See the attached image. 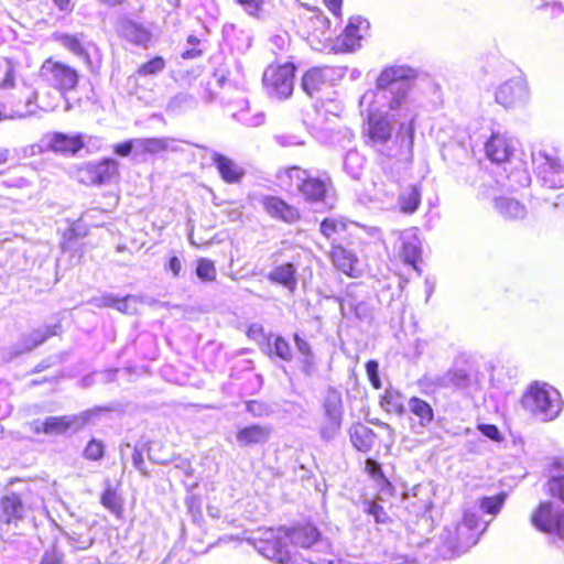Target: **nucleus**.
<instances>
[{"mask_svg": "<svg viewBox=\"0 0 564 564\" xmlns=\"http://www.w3.org/2000/svg\"><path fill=\"white\" fill-rule=\"evenodd\" d=\"M416 77L417 72L409 66L386 67L376 89L361 97V105H369V142L387 156L412 153L416 113L410 109L408 96Z\"/></svg>", "mask_w": 564, "mask_h": 564, "instance_id": "nucleus-1", "label": "nucleus"}, {"mask_svg": "<svg viewBox=\"0 0 564 564\" xmlns=\"http://www.w3.org/2000/svg\"><path fill=\"white\" fill-rule=\"evenodd\" d=\"M291 191H295L305 202L324 203L333 188V181L327 171L291 166L285 171Z\"/></svg>", "mask_w": 564, "mask_h": 564, "instance_id": "nucleus-2", "label": "nucleus"}, {"mask_svg": "<svg viewBox=\"0 0 564 564\" xmlns=\"http://www.w3.org/2000/svg\"><path fill=\"white\" fill-rule=\"evenodd\" d=\"M522 406L542 421H552L562 411L560 392L546 384L532 383L521 399Z\"/></svg>", "mask_w": 564, "mask_h": 564, "instance_id": "nucleus-3", "label": "nucleus"}, {"mask_svg": "<svg viewBox=\"0 0 564 564\" xmlns=\"http://www.w3.org/2000/svg\"><path fill=\"white\" fill-rule=\"evenodd\" d=\"M43 507V499L28 486L20 492L7 491L0 499V522L19 528L29 512Z\"/></svg>", "mask_w": 564, "mask_h": 564, "instance_id": "nucleus-4", "label": "nucleus"}, {"mask_svg": "<svg viewBox=\"0 0 564 564\" xmlns=\"http://www.w3.org/2000/svg\"><path fill=\"white\" fill-rule=\"evenodd\" d=\"M288 529H267L254 539V549L276 564H297L299 558L289 545Z\"/></svg>", "mask_w": 564, "mask_h": 564, "instance_id": "nucleus-5", "label": "nucleus"}, {"mask_svg": "<svg viewBox=\"0 0 564 564\" xmlns=\"http://www.w3.org/2000/svg\"><path fill=\"white\" fill-rule=\"evenodd\" d=\"M323 421L319 426V436L325 442L333 441L339 435L344 420L343 395L339 390L328 387L322 403Z\"/></svg>", "mask_w": 564, "mask_h": 564, "instance_id": "nucleus-6", "label": "nucleus"}, {"mask_svg": "<svg viewBox=\"0 0 564 564\" xmlns=\"http://www.w3.org/2000/svg\"><path fill=\"white\" fill-rule=\"evenodd\" d=\"M107 410L108 409L96 406L94 409L83 411L78 414L47 416L41 423V427L37 425L35 426V432H43L47 435H64L68 432L77 433L86 425L91 423L95 416Z\"/></svg>", "mask_w": 564, "mask_h": 564, "instance_id": "nucleus-7", "label": "nucleus"}, {"mask_svg": "<svg viewBox=\"0 0 564 564\" xmlns=\"http://www.w3.org/2000/svg\"><path fill=\"white\" fill-rule=\"evenodd\" d=\"M295 65L291 62L280 66H270L263 73V84L271 98H289L294 88Z\"/></svg>", "mask_w": 564, "mask_h": 564, "instance_id": "nucleus-8", "label": "nucleus"}, {"mask_svg": "<svg viewBox=\"0 0 564 564\" xmlns=\"http://www.w3.org/2000/svg\"><path fill=\"white\" fill-rule=\"evenodd\" d=\"M40 77L44 83L62 94L73 90L79 79L75 68L52 57L43 62L40 68Z\"/></svg>", "mask_w": 564, "mask_h": 564, "instance_id": "nucleus-9", "label": "nucleus"}, {"mask_svg": "<svg viewBox=\"0 0 564 564\" xmlns=\"http://www.w3.org/2000/svg\"><path fill=\"white\" fill-rule=\"evenodd\" d=\"M532 164L542 185L549 188L564 186V164L544 151L532 153Z\"/></svg>", "mask_w": 564, "mask_h": 564, "instance_id": "nucleus-10", "label": "nucleus"}, {"mask_svg": "<svg viewBox=\"0 0 564 564\" xmlns=\"http://www.w3.org/2000/svg\"><path fill=\"white\" fill-rule=\"evenodd\" d=\"M288 536L291 544L316 553H329L330 543L323 538L319 530L311 523L296 525L288 529Z\"/></svg>", "mask_w": 564, "mask_h": 564, "instance_id": "nucleus-11", "label": "nucleus"}, {"mask_svg": "<svg viewBox=\"0 0 564 564\" xmlns=\"http://www.w3.org/2000/svg\"><path fill=\"white\" fill-rule=\"evenodd\" d=\"M531 523L544 533H554L564 541V510H554L551 501L541 502L531 516Z\"/></svg>", "mask_w": 564, "mask_h": 564, "instance_id": "nucleus-12", "label": "nucleus"}, {"mask_svg": "<svg viewBox=\"0 0 564 564\" xmlns=\"http://www.w3.org/2000/svg\"><path fill=\"white\" fill-rule=\"evenodd\" d=\"M528 97V83L521 76L502 83L496 90V101L506 108L524 102Z\"/></svg>", "mask_w": 564, "mask_h": 564, "instance_id": "nucleus-13", "label": "nucleus"}, {"mask_svg": "<svg viewBox=\"0 0 564 564\" xmlns=\"http://www.w3.org/2000/svg\"><path fill=\"white\" fill-rule=\"evenodd\" d=\"M487 158L495 163L510 162L514 151V140L499 130L492 131L485 145Z\"/></svg>", "mask_w": 564, "mask_h": 564, "instance_id": "nucleus-14", "label": "nucleus"}, {"mask_svg": "<svg viewBox=\"0 0 564 564\" xmlns=\"http://www.w3.org/2000/svg\"><path fill=\"white\" fill-rule=\"evenodd\" d=\"M117 31L120 37L135 46L148 48L152 43L153 35L150 29L131 19L121 20Z\"/></svg>", "mask_w": 564, "mask_h": 564, "instance_id": "nucleus-15", "label": "nucleus"}, {"mask_svg": "<svg viewBox=\"0 0 564 564\" xmlns=\"http://www.w3.org/2000/svg\"><path fill=\"white\" fill-rule=\"evenodd\" d=\"M332 70L329 68L313 67L302 77L301 88L314 98L318 97L324 89L330 86Z\"/></svg>", "mask_w": 564, "mask_h": 564, "instance_id": "nucleus-16", "label": "nucleus"}, {"mask_svg": "<svg viewBox=\"0 0 564 564\" xmlns=\"http://www.w3.org/2000/svg\"><path fill=\"white\" fill-rule=\"evenodd\" d=\"M399 256L406 264L413 267L420 273L417 261L421 258V242L413 229L402 231L398 239Z\"/></svg>", "mask_w": 564, "mask_h": 564, "instance_id": "nucleus-17", "label": "nucleus"}, {"mask_svg": "<svg viewBox=\"0 0 564 564\" xmlns=\"http://www.w3.org/2000/svg\"><path fill=\"white\" fill-rule=\"evenodd\" d=\"M272 435V427L268 424H250L239 429L236 442L241 447H251L265 444Z\"/></svg>", "mask_w": 564, "mask_h": 564, "instance_id": "nucleus-18", "label": "nucleus"}, {"mask_svg": "<svg viewBox=\"0 0 564 564\" xmlns=\"http://www.w3.org/2000/svg\"><path fill=\"white\" fill-rule=\"evenodd\" d=\"M260 203L263 209L273 218L292 224L300 218L299 210L275 196H262Z\"/></svg>", "mask_w": 564, "mask_h": 564, "instance_id": "nucleus-19", "label": "nucleus"}, {"mask_svg": "<svg viewBox=\"0 0 564 564\" xmlns=\"http://www.w3.org/2000/svg\"><path fill=\"white\" fill-rule=\"evenodd\" d=\"M406 410L417 420L413 421L412 430L415 433H421L424 429L429 427L434 419V411L429 402L417 397H412L408 401Z\"/></svg>", "mask_w": 564, "mask_h": 564, "instance_id": "nucleus-20", "label": "nucleus"}, {"mask_svg": "<svg viewBox=\"0 0 564 564\" xmlns=\"http://www.w3.org/2000/svg\"><path fill=\"white\" fill-rule=\"evenodd\" d=\"M488 523L485 524L480 532L470 531L466 525L460 522L453 523L452 525L445 527V536L451 539L452 535L457 536V541H451L452 547H460V552H467L474 546L479 539L480 533L487 528Z\"/></svg>", "mask_w": 564, "mask_h": 564, "instance_id": "nucleus-21", "label": "nucleus"}, {"mask_svg": "<svg viewBox=\"0 0 564 564\" xmlns=\"http://www.w3.org/2000/svg\"><path fill=\"white\" fill-rule=\"evenodd\" d=\"M297 268L294 263L286 262L274 267L267 275V279L273 283L285 288L290 293L297 289Z\"/></svg>", "mask_w": 564, "mask_h": 564, "instance_id": "nucleus-22", "label": "nucleus"}, {"mask_svg": "<svg viewBox=\"0 0 564 564\" xmlns=\"http://www.w3.org/2000/svg\"><path fill=\"white\" fill-rule=\"evenodd\" d=\"M212 160L216 169L218 170L223 181L228 184L239 183L243 175L245 170L239 166L231 159L227 158L224 154H220L216 151L212 153Z\"/></svg>", "mask_w": 564, "mask_h": 564, "instance_id": "nucleus-23", "label": "nucleus"}, {"mask_svg": "<svg viewBox=\"0 0 564 564\" xmlns=\"http://www.w3.org/2000/svg\"><path fill=\"white\" fill-rule=\"evenodd\" d=\"M470 375L465 369H452L432 378L431 383L438 389H466L470 386Z\"/></svg>", "mask_w": 564, "mask_h": 564, "instance_id": "nucleus-24", "label": "nucleus"}, {"mask_svg": "<svg viewBox=\"0 0 564 564\" xmlns=\"http://www.w3.org/2000/svg\"><path fill=\"white\" fill-rule=\"evenodd\" d=\"M176 140L173 138H137V155L159 154L165 151L176 152Z\"/></svg>", "mask_w": 564, "mask_h": 564, "instance_id": "nucleus-25", "label": "nucleus"}, {"mask_svg": "<svg viewBox=\"0 0 564 564\" xmlns=\"http://www.w3.org/2000/svg\"><path fill=\"white\" fill-rule=\"evenodd\" d=\"M84 140L80 133L66 134L63 132H55L52 134L48 147L55 151L64 154H76L84 148Z\"/></svg>", "mask_w": 564, "mask_h": 564, "instance_id": "nucleus-26", "label": "nucleus"}, {"mask_svg": "<svg viewBox=\"0 0 564 564\" xmlns=\"http://www.w3.org/2000/svg\"><path fill=\"white\" fill-rule=\"evenodd\" d=\"M293 340L299 352L297 362L301 371L306 377H312L316 370V362L311 344L297 333L293 335Z\"/></svg>", "mask_w": 564, "mask_h": 564, "instance_id": "nucleus-27", "label": "nucleus"}, {"mask_svg": "<svg viewBox=\"0 0 564 564\" xmlns=\"http://www.w3.org/2000/svg\"><path fill=\"white\" fill-rule=\"evenodd\" d=\"M349 437L352 446L362 453H368L375 445L376 433L362 423H354L349 427Z\"/></svg>", "mask_w": 564, "mask_h": 564, "instance_id": "nucleus-28", "label": "nucleus"}, {"mask_svg": "<svg viewBox=\"0 0 564 564\" xmlns=\"http://www.w3.org/2000/svg\"><path fill=\"white\" fill-rule=\"evenodd\" d=\"M370 24L368 20L362 17H352L349 19L347 26L343 32V45L352 51L358 45L360 39L362 37L361 32H366L369 29Z\"/></svg>", "mask_w": 564, "mask_h": 564, "instance_id": "nucleus-29", "label": "nucleus"}, {"mask_svg": "<svg viewBox=\"0 0 564 564\" xmlns=\"http://www.w3.org/2000/svg\"><path fill=\"white\" fill-rule=\"evenodd\" d=\"M118 162L115 159H104L97 164L88 166V173L93 183H109L118 173Z\"/></svg>", "mask_w": 564, "mask_h": 564, "instance_id": "nucleus-30", "label": "nucleus"}, {"mask_svg": "<svg viewBox=\"0 0 564 564\" xmlns=\"http://www.w3.org/2000/svg\"><path fill=\"white\" fill-rule=\"evenodd\" d=\"M329 257L332 259L333 264L343 273L347 275H352L355 265L358 261L355 253L348 249H345L341 246L333 245Z\"/></svg>", "mask_w": 564, "mask_h": 564, "instance_id": "nucleus-31", "label": "nucleus"}, {"mask_svg": "<svg viewBox=\"0 0 564 564\" xmlns=\"http://www.w3.org/2000/svg\"><path fill=\"white\" fill-rule=\"evenodd\" d=\"M495 209L507 219H522L527 215L525 206L511 197L500 196L494 200Z\"/></svg>", "mask_w": 564, "mask_h": 564, "instance_id": "nucleus-32", "label": "nucleus"}, {"mask_svg": "<svg viewBox=\"0 0 564 564\" xmlns=\"http://www.w3.org/2000/svg\"><path fill=\"white\" fill-rule=\"evenodd\" d=\"M54 41L59 43L61 46L73 53L74 55L88 59L89 55L84 45V34H69V33H54Z\"/></svg>", "mask_w": 564, "mask_h": 564, "instance_id": "nucleus-33", "label": "nucleus"}, {"mask_svg": "<svg viewBox=\"0 0 564 564\" xmlns=\"http://www.w3.org/2000/svg\"><path fill=\"white\" fill-rule=\"evenodd\" d=\"M225 41L235 50L243 52L251 45V37L242 30H238L235 24L228 23L223 26Z\"/></svg>", "mask_w": 564, "mask_h": 564, "instance_id": "nucleus-34", "label": "nucleus"}, {"mask_svg": "<svg viewBox=\"0 0 564 564\" xmlns=\"http://www.w3.org/2000/svg\"><path fill=\"white\" fill-rule=\"evenodd\" d=\"M371 192V199L384 206H391L394 202V196L398 191V184L391 180L384 182L382 180L373 182Z\"/></svg>", "mask_w": 564, "mask_h": 564, "instance_id": "nucleus-35", "label": "nucleus"}, {"mask_svg": "<svg viewBox=\"0 0 564 564\" xmlns=\"http://www.w3.org/2000/svg\"><path fill=\"white\" fill-rule=\"evenodd\" d=\"M421 192L416 185L405 187L399 195L398 204L404 214H413L420 206Z\"/></svg>", "mask_w": 564, "mask_h": 564, "instance_id": "nucleus-36", "label": "nucleus"}, {"mask_svg": "<svg viewBox=\"0 0 564 564\" xmlns=\"http://www.w3.org/2000/svg\"><path fill=\"white\" fill-rule=\"evenodd\" d=\"M381 408L397 415H404L406 413V406L403 404V395L395 390L387 389L380 399Z\"/></svg>", "mask_w": 564, "mask_h": 564, "instance_id": "nucleus-37", "label": "nucleus"}, {"mask_svg": "<svg viewBox=\"0 0 564 564\" xmlns=\"http://www.w3.org/2000/svg\"><path fill=\"white\" fill-rule=\"evenodd\" d=\"M366 159L356 150H349L344 158V171L352 178L360 180Z\"/></svg>", "mask_w": 564, "mask_h": 564, "instance_id": "nucleus-38", "label": "nucleus"}, {"mask_svg": "<svg viewBox=\"0 0 564 564\" xmlns=\"http://www.w3.org/2000/svg\"><path fill=\"white\" fill-rule=\"evenodd\" d=\"M35 100L36 93L28 91L25 96L24 106L12 111V113L10 115H7L6 107L2 104H0V120H4L8 118H25L35 115L36 109L39 108V106L35 104Z\"/></svg>", "mask_w": 564, "mask_h": 564, "instance_id": "nucleus-39", "label": "nucleus"}, {"mask_svg": "<svg viewBox=\"0 0 564 564\" xmlns=\"http://www.w3.org/2000/svg\"><path fill=\"white\" fill-rule=\"evenodd\" d=\"M37 180V175L33 171H29V175L22 174L13 176L9 180H6L3 183L8 187H17V188H32L29 197L31 198L33 195H36L44 186L41 184L36 185L35 181Z\"/></svg>", "mask_w": 564, "mask_h": 564, "instance_id": "nucleus-40", "label": "nucleus"}, {"mask_svg": "<svg viewBox=\"0 0 564 564\" xmlns=\"http://www.w3.org/2000/svg\"><path fill=\"white\" fill-rule=\"evenodd\" d=\"M239 104L241 108L235 112L234 118L247 127H259L264 122L265 116L263 112L258 111L254 115H249V102L242 98Z\"/></svg>", "mask_w": 564, "mask_h": 564, "instance_id": "nucleus-41", "label": "nucleus"}, {"mask_svg": "<svg viewBox=\"0 0 564 564\" xmlns=\"http://www.w3.org/2000/svg\"><path fill=\"white\" fill-rule=\"evenodd\" d=\"M507 499L506 492H499L496 496H486L479 499V509L487 514L497 516L502 509Z\"/></svg>", "mask_w": 564, "mask_h": 564, "instance_id": "nucleus-42", "label": "nucleus"}, {"mask_svg": "<svg viewBox=\"0 0 564 564\" xmlns=\"http://www.w3.org/2000/svg\"><path fill=\"white\" fill-rule=\"evenodd\" d=\"M268 347L271 355L276 356L283 361H291L293 359L291 346L282 336H275L272 343L269 341Z\"/></svg>", "mask_w": 564, "mask_h": 564, "instance_id": "nucleus-43", "label": "nucleus"}, {"mask_svg": "<svg viewBox=\"0 0 564 564\" xmlns=\"http://www.w3.org/2000/svg\"><path fill=\"white\" fill-rule=\"evenodd\" d=\"M166 67V62L162 56H154L150 61L141 64L135 75L139 77L155 76L162 73Z\"/></svg>", "mask_w": 564, "mask_h": 564, "instance_id": "nucleus-44", "label": "nucleus"}, {"mask_svg": "<svg viewBox=\"0 0 564 564\" xmlns=\"http://www.w3.org/2000/svg\"><path fill=\"white\" fill-rule=\"evenodd\" d=\"M61 324L45 325L37 329L32 330L30 334L33 337V346H40L45 343L50 337L55 336L59 333Z\"/></svg>", "mask_w": 564, "mask_h": 564, "instance_id": "nucleus-45", "label": "nucleus"}, {"mask_svg": "<svg viewBox=\"0 0 564 564\" xmlns=\"http://www.w3.org/2000/svg\"><path fill=\"white\" fill-rule=\"evenodd\" d=\"M216 268L212 260L202 258L197 261L196 275L203 282H212L216 279Z\"/></svg>", "mask_w": 564, "mask_h": 564, "instance_id": "nucleus-46", "label": "nucleus"}, {"mask_svg": "<svg viewBox=\"0 0 564 564\" xmlns=\"http://www.w3.org/2000/svg\"><path fill=\"white\" fill-rule=\"evenodd\" d=\"M319 230L323 236L329 239L335 234L344 232L346 225L338 218L327 217L321 223Z\"/></svg>", "mask_w": 564, "mask_h": 564, "instance_id": "nucleus-47", "label": "nucleus"}, {"mask_svg": "<svg viewBox=\"0 0 564 564\" xmlns=\"http://www.w3.org/2000/svg\"><path fill=\"white\" fill-rule=\"evenodd\" d=\"M364 511L368 516L373 517L375 522L378 524H386L390 519L383 507L376 501L366 500L364 502Z\"/></svg>", "mask_w": 564, "mask_h": 564, "instance_id": "nucleus-48", "label": "nucleus"}, {"mask_svg": "<svg viewBox=\"0 0 564 564\" xmlns=\"http://www.w3.org/2000/svg\"><path fill=\"white\" fill-rule=\"evenodd\" d=\"M100 502L106 509H108L112 513H119L121 511L119 498L116 494V490L110 486V484H108L107 488L102 492Z\"/></svg>", "mask_w": 564, "mask_h": 564, "instance_id": "nucleus-49", "label": "nucleus"}, {"mask_svg": "<svg viewBox=\"0 0 564 564\" xmlns=\"http://www.w3.org/2000/svg\"><path fill=\"white\" fill-rule=\"evenodd\" d=\"M105 455V445L101 441L91 438L84 448L83 456L88 460H100Z\"/></svg>", "mask_w": 564, "mask_h": 564, "instance_id": "nucleus-50", "label": "nucleus"}, {"mask_svg": "<svg viewBox=\"0 0 564 564\" xmlns=\"http://www.w3.org/2000/svg\"><path fill=\"white\" fill-rule=\"evenodd\" d=\"M508 178L511 185H518L520 187H525L531 182V176L522 163H519V166H516L509 173Z\"/></svg>", "mask_w": 564, "mask_h": 564, "instance_id": "nucleus-51", "label": "nucleus"}, {"mask_svg": "<svg viewBox=\"0 0 564 564\" xmlns=\"http://www.w3.org/2000/svg\"><path fill=\"white\" fill-rule=\"evenodd\" d=\"M547 491L552 497L564 502V474L551 477L546 484Z\"/></svg>", "mask_w": 564, "mask_h": 564, "instance_id": "nucleus-52", "label": "nucleus"}, {"mask_svg": "<svg viewBox=\"0 0 564 564\" xmlns=\"http://www.w3.org/2000/svg\"><path fill=\"white\" fill-rule=\"evenodd\" d=\"M40 564H66L64 553L58 549L56 543L44 551Z\"/></svg>", "mask_w": 564, "mask_h": 564, "instance_id": "nucleus-53", "label": "nucleus"}, {"mask_svg": "<svg viewBox=\"0 0 564 564\" xmlns=\"http://www.w3.org/2000/svg\"><path fill=\"white\" fill-rule=\"evenodd\" d=\"M441 541L443 543L441 550H440V554L441 556H443L444 558L446 557H452V556H457V555H460L463 554L464 552H460V547H452V544L451 541L453 542H458L457 541V536L455 535H452L451 539H447L445 536V528L443 529L442 531V534H441Z\"/></svg>", "mask_w": 564, "mask_h": 564, "instance_id": "nucleus-54", "label": "nucleus"}, {"mask_svg": "<svg viewBox=\"0 0 564 564\" xmlns=\"http://www.w3.org/2000/svg\"><path fill=\"white\" fill-rule=\"evenodd\" d=\"M1 88H9L13 85V66L8 58H0Z\"/></svg>", "mask_w": 564, "mask_h": 564, "instance_id": "nucleus-55", "label": "nucleus"}, {"mask_svg": "<svg viewBox=\"0 0 564 564\" xmlns=\"http://www.w3.org/2000/svg\"><path fill=\"white\" fill-rule=\"evenodd\" d=\"M246 411L252 416L262 417L270 415L271 408L264 402L251 400L246 403Z\"/></svg>", "mask_w": 564, "mask_h": 564, "instance_id": "nucleus-56", "label": "nucleus"}, {"mask_svg": "<svg viewBox=\"0 0 564 564\" xmlns=\"http://www.w3.org/2000/svg\"><path fill=\"white\" fill-rule=\"evenodd\" d=\"M237 2L251 17L260 18L263 11V0H237Z\"/></svg>", "mask_w": 564, "mask_h": 564, "instance_id": "nucleus-57", "label": "nucleus"}, {"mask_svg": "<svg viewBox=\"0 0 564 564\" xmlns=\"http://www.w3.org/2000/svg\"><path fill=\"white\" fill-rule=\"evenodd\" d=\"M36 347L37 346H33V337L29 333V334L22 335L20 340L14 345L13 355L19 356V355H22L25 352H30Z\"/></svg>", "mask_w": 564, "mask_h": 564, "instance_id": "nucleus-58", "label": "nucleus"}, {"mask_svg": "<svg viewBox=\"0 0 564 564\" xmlns=\"http://www.w3.org/2000/svg\"><path fill=\"white\" fill-rule=\"evenodd\" d=\"M366 372L371 386L375 389L381 388V380L379 377V364L376 360H369L366 362Z\"/></svg>", "mask_w": 564, "mask_h": 564, "instance_id": "nucleus-59", "label": "nucleus"}, {"mask_svg": "<svg viewBox=\"0 0 564 564\" xmlns=\"http://www.w3.org/2000/svg\"><path fill=\"white\" fill-rule=\"evenodd\" d=\"M113 152L122 158L130 155L133 152L134 156L137 155V139H131L121 143H117L113 145Z\"/></svg>", "mask_w": 564, "mask_h": 564, "instance_id": "nucleus-60", "label": "nucleus"}, {"mask_svg": "<svg viewBox=\"0 0 564 564\" xmlns=\"http://www.w3.org/2000/svg\"><path fill=\"white\" fill-rule=\"evenodd\" d=\"M137 299L133 295H126L123 297H116V303L113 308L121 313H128L131 314L135 311V307L132 306V304H135Z\"/></svg>", "mask_w": 564, "mask_h": 564, "instance_id": "nucleus-61", "label": "nucleus"}, {"mask_svg": "<svg viewBox=\"0 0 564 564\" xmlns=\"http://www.w3.org/2000/svg\"><path fill=\"white\" fill-rule=\"evenodd\" d=\"M270 42L274 53L285 52L290 45V35L288 32L274 34L270 37Z\"/></svg>", "mask_w": 564, "mask_h": 564, "instance_id": "nucleus-62", "label": "nucleus"}, {"mask_svg": "<svg viewBox=\"0 0 564 564\" xmlns=\"http://www.w3.org/2000/svg\"><path fill=\"white\" fill-rule=\"evenodd\" d=\"M274 140L281 147H294L304 144V140L293 133L278 134L274 137Z\"/></svg>", "mask_w": 564, "mask_h": 564, "instance_id": "nucleus-63", "label": "nucleus"}, {"mask_svg": "<svg viewBox=\"0 0 564 564\" xmlns=\"http://www.w3.org/2000/svg\"><path fill=\"white\" fill-rule=\"evenodd\" d=\"M460 523L466 525L470 531L478 532V528L480 525V518L477 512L466 510L464 512Z\"/></svg>", "mask_w": 564, "mask_h": 564, "instance_id": "nucleus-64", "label": "nucleus"}]
</instances>
